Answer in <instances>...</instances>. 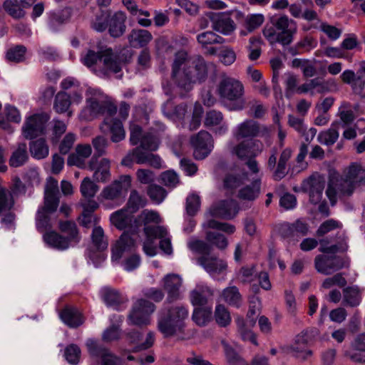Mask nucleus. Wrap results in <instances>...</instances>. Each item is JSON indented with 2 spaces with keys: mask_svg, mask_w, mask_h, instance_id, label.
Segmentation results:
<instances>
[{
  "mask_svg": "<svg viewBox=\"0 0 365 365\" xmlns=\"http://www.w3.org/2000/svg\"><path fill=\"white\" fill-rule=\"evenodd\" d=\"M217 93L221 103L227 110L238 111L245 108L244 86L239 80L223 77L217 86Z\"/></svg>",
  "mask_w": 365,
  "mask_h": 365,
  "instance_id": "obj_1",
  "label": "nucleus"
},
{
  "mask_svg": "<svg viewBox=\"0 0 365 365\" xmlns=\"http://www.w3.org/2000/svg\"><path fill=\"white\" fill-rule=\"evenodd\" d=\"M270 21L275 29L280 31L276 32L275 29L272 27L265 29L263 34L267 41L271 44L279 43L284 47L290 45L293 41L294 36L297 31L296 21L289 19L286 15L276 19L273 16Z\"/></svg>",
  "mask_w": 365,
  "mask_h": 365,
  "instance_id": "obj_2",
  "label": "nucleus"
},
{
  "mask_svg": "<svg viewBox=\"0 0 365 365\" xmlns=\"http://www.w3.org/2000/svg\"><path fill=\"white\" fill-rule=\"evenodd\" d=\"M207 78V66L200 56L189 57L184 50V92L190 91L193 86L202 83Z\"/></svg>",
  "mask_w": 365,
  "mask_h": 365,
  "instance_id": "obj_3",
  "label": "nucleus"
},
{
  "mask_svg": "<svg viewBox=\"0 0 365 365\" xmlns=\"http://www.w3.org/2000/svg\"><path fill=\"white\" fill-rule=\"evenodd\" d=\"M127 16L125 12L118 11L113 15L110 10L102 11L101 15L96 16L93 28L98 32H103L108 29L109 35L114 38H120L126 30Z\"/></svg>",
  "mask_w": 365,
  "mask_h": 365,
  "instance_id": "obj_4",
  "label": "nucleus"
},
{
  "mask_svg": "<svg viewBox=\"0 0 365 365\" xmlns=\"http://www.w3.org/2000/svg\"><path fill=\"white\" fill-rule=\"evenodd\" d=\"M165 51L167 55L175 54V60L172 65L171 81L163 83V88L165 95L174 98L178 96L182 98V77L178 76L182 66V48L177 49L173 45H166Z\"/></svg>",
  "mask_w": 365,
  "mask_h": 365,
  "instance_id": "obj_5",
  "label": "nucleus"
},
{
  "mask_svg": "<svg viewBox=\"0 0 365 365\" xmlns=\"http://www.w3.org/2000/svg\"><path fill=\"white\" fill-rule=\"evenodd\" d=\"M158 330L165 338L175 335L182 329V307H175L168 309L166 316L158 322Z\"/></svg>",
  "mask_w": 365,
  "mask_h": 365,
  "instance_id": "obj_6",
  "label": "nucleus"
},
{
  "mask_svg": "<svg viewBox=\"0 0 365 365\" xmlns=\"http://www.w3.org/2000/svg\"><path fill=\"white\" fill-rule=\"evenodd\" d=\"M86 346L92 359H99L101 365H121L120 357L112 353L103 344L94 339H88Z\"/></svg>",
  "mask_w": 365,
  "mask_h": 365,
  "instance_id": "obj_7",
  "label": "nucleus"
},
{
  "mask_svg": "<svg viewBox=\"0 0 365 365\" xmlns=\"http://www.w3.org/2000/svg\"><path fill=\"white\" fill-rule=\"evenodd\" d=\"M155 304L145 299L137 300L132 308L128 321L138 327H145L150 324V314L155 311Z\"/></svg>",
  "mask_w": 365,
  "mask_h": 365,
  "instance_id": "obj_8",
  "label": "nucleus"
},
{
  "mask_svg": "<svg viewBox=\"0 0 365 365\" xmlns=\"http://www.w3.org/2000/svg\"><path fill=\"white\" fill-rule=\"evenodd\" d=\"M193 148V157L197 160H204L212 151L214 141L212 135L205 130H200L190 138Z\"/></svg>",
  "mask_w": 365,
  "mask_h": 365,
  "instance_id": "obj_9",
  "label": "nucleus"
},
{
  "mask_svg": "<svg viewBox=\"0 0 365 365\" xmlns=\"http://www.w3.org/2000/svg\"><path fill=\"white\" fill-rule=\"evenodd\" d=\"M48 120L49 116L46 113H36L29 117L22 128L24 138L33 140L43 135Z\"/></svg>",
  "mask_w": 365,
  "mask_h": 365,
  "instance_id": "obj_10",
  "label": "nucleus"
},
{
  "mask_svg": "<svg viewBox=\"0 0 365 365\" xmlns=\"http://www.w3.org/2000/svg\"><path fill=\"white\" fill-rule=\"evenodd\" d=\"M309 230L308 223L302 219H297L293 222H284L277 227L279 235L284 240L306 236Z\"/></svg>",
  "mask_w": 365,
  "mask_h": 365,
  "instance_id": "obj_11",
  "label": "nucleus"
},
{
  "mask_svg": "<svg viewBox=\"0 0 365 365\" xmlns=\"http://www.w3.org/2000/svg\"><path fill=\"white\" fill-rule=\"evenodd\" d=\"M131 186V177L122 175L110 185L105 187L101 195L106 200H113L119 198L123 192H126Z\"/></svg>",
  "mask_w": 365,
  "mask_h": 365,
  "instance_id": "obj_12",
  "label": "nucleus"
},
{
  "mask_svg": "<svg viewBox=\"0 0 365 365\" xmlns=\"http://www.w3.org/2000/svg\"><path fill=\"white\" fill-rule=\"evenodd\" d=\"M87 108L81 113L82 115L89 111L92 118L104 114H107L106 117H113L118 110L117 106L110 101L99 102L98 100L91 98L87 99Z\"/></svg>",
  "mask_w": 365,
  "mask_h": 365,
  "instance_id": "obj_13",
  "label": "nucleus"
},
{
  "mask_svg": "<svg viewBox=\"0 0 365 365\" xmlns=\"http://www.w3.org/2000/svg\"><path fill=\"white\" fill-rule=\"evenodd\" d=\"M135 232L125 230L118 240L115 247L111 250V260H120L125 252H132L135 250V240L133 237Z\"/></svg>",
  "mask_w": 365,
  "mask_h": 365,
  "instance_id": "obj_14",
  "label": "nucleus"
},
{
  "mask_svg": "<svg viewBox=\"0 0 365 365\" xmlns=\"http://www.w3.org/2000/svg\"><path fill=\"white\" fill-rule=\"evenodd\" d=\"M317 334V330L310 329H304L296 336L294 350L302 354L303 360H306L312 355V351L305 348L313 344Z\"/></svg>",
  "mask_w": 365,
  "mask_h": 365,
  "instance_id": "obj_15",
  "label": "nucleus"
},
{
  "mask_svg": "<svg viewBox=\"0 0 365 365\" xmlns=\"http://www.w3.org/2000/svg\"><path fill=\"white\" fill-rule=\"evenodd\" d=\"M197 264L201 266L212 277L225 273L227 268V262L211 255L200 256L197 258Z\"/></svg>",
  "mask_w": 365,
  "mask_h": 365,
  "instance_id": "obj_16",
  "label": "nucleus"
},
{
  "mask_svg": "<svg viewBox=\"0 0 365 365\" xmlns=\"http://www.w3.org/2000/svg\"><path fill=\"white\" fill-rule=\"evenodd\" d=\"M215 31L224 35L230 34L235 29V24L230 14L225 12H210L207 15Z\"/></svg>",
  "mask_w": 365,
  "mask_h": 365,
  "instance_id": "obj_17",
  "label": "nucleus"
},
{
  "mask_svg": "<svg viewBox=\"0 0 365 365\" xmlns=\"http://www.w3.org/2000/svg\"><path fill=\"white\" fill-rule=\"evenodd\" d=\"M262 143L255 139H246L234 148V152L241 160H245L249 158H256L261 152Z\"/></svg>",
  "mask_w": 365,
  "mask_h": 365,
  "instance_id": "obj_18",
  "label": "nucleus"
},
{
  "mask_svg": "<svg viewBox=\"0 0 365 365\" xmlns=\"http://www.w3.org/2000/svg\"><path fill=\"white\" fill-rule=\"evenodd\" d=\"M88 168L90 170L94 171L93 175L94 180L101 182H106L110 180L111 174L108 159L102 158L100 162H98L96 155H93L88 163Z\"/></svg>",
  "mask_w": 365,
  "mask_h": 365,
  "instance_id": "obj_19",
  "label": "nucleus"
},
{
  "mask_svg": "<svg viewBox=\"0 0 365 365\" xmlns=\"http://www.w3.org/2000/svg\"><path fill=\"white\" fill-rule=\"evenodd\" d=\"M101 297L108 307L118 312L125 309L128 301L120 292L109 287L102 290Z\"/></svg>",
  "mask_w": 365,
  "mask_h": 365,
  "instance_id": "obj_20",
  "label": "nucleus"
},
{
  "mask_svg": "<svg viewBox=\"0 0 365 365\" xmlns=\"http://www.w3.org/2000/svg\"><path fill=\"white\" fill-rule=\"evenodd\" d=\"M267 133L268 129L267 127H261L258 122L253 120H246L239 125L237 137L253 139L255 137L264 136Z\"/></svg>",
  "mask_w": 365,
  "mask_h": 365,
  "instance_id": "obj_21",
  "label": "nucleus"
},
{
  "mask_svg": "<svg viewBox=\"0 0 365 365\" xmlns=\"http://www.w3.org/2000/svg\"><path fill=\"white\" fill-rule=\"evenodd\" d=\"M101 61L103 63V68L101 71L103 75L109 73H118L122 70V61L120 56L113 52L111 48H108L102 51Z\"/></svg>",
  "mask_w": 365,
  "mask_h": 365,
  "instance_id": "obj_22",
  "label": "nucleus"
},
{
  "mask_svg": "<svg viewBox=\"0 0 365 365\" xmlns=\"http://www.w3.org/2000/svg\"><path fill=\"white\" fill-rule=\"evenodd\" d=\"M61 322L71 329H76L84 323V317L79 309L71 305H66L59 312Z\"/></svg>",
  "mask_w": 365,
  "mask_h": 365,
  "instance_id": "obj_23",
  "label": "nucleus"
},
{
  "mask_svg": "<svg viewBox=\"0 0 365 365\" xmlns=\"http://www.w3.org/2000/svg\"><path fill=\"white\" fill-rule=\"evenodd\" d=\"M36 0H5L3 9L14 19H21L26 16V9L30 8Z\"/></svg>",
  "mask_w": 365,
  "mask_h": 365,
  "instance_id": "obj_24",
  "label": "nucleus"
},
{
  "mask_svg": "<svg viewBox=\"0 0 365 365\" xmlns=\"http://www.w3.org/2000/svg\"><path fill=\"white\" fill-rule=\"evenodd\" d=\"M163 287L167 292L166 302L173 303L180 297V287L182 284V279L178 274H168L163 279Z\"/></svg>",
  "mask_w": 365,
  "mask_h": 365,
  "instance_id": "obj_25",
  "label": "nucleus"
},
{
  "mask_svg": "<svg viewBox=\"0 0 365 365\" xmlns=\"http://www.w3.org/2000/svg\"><path fill=\"white\" fill-rule=\"evenodd\" d=\"M302 187L305 192H309V201L312 204L317 205L321 201L324 189V182L310 176L303 181Z\"/></svg>",
  "mask_w": 365,
  "mask_h": 365,
  "instance_id": "obj_26",
  "label": "nucleus"
},
{
  "mask_svg": "<svg viewBox=\"0 0 365 365\" xmlns=\"http://www.w3.org/2000/svg\"><path fill=\"white\" fill-rule=\"evenodd\" d=\"M127 339L131 344H136L133 348V352H139L150 349L154 344V334L150 331L146 336L145 341L139 343L143 337V334L140 331L133 329L126 334Z\"/></svg>",
  "mask_w": 365,
  "mask_h": 365,
  "instance_id": "obj_27",
  "label": "nucleus"
},
{
  "mask_svg": "<svg viewBox=\"0 0 365 365\" xmlns=\"http://www.w3.org/2000/svg\"><path fill=\"white\" fill-rule=\"evenodd\" d=\"M262 180L259 178L253 179L250 184L241 187L237 192V197L245 201H255L261 193Z\"/></svg>",
  "mask_w": 365,
  "mask_h": 365,
  "instance_id": "obj_28",
  "label": "nucleus"
},
{
  "mask_svg": "<svg viewBox=\"0 0 365 365\" xmlns=\"http://www.w3.org/2000/svg\"><path fill=\"white\" fill-rule=\"evenodd\" d=\"M43 240L50 247L58 250L68 249L70 243L73 242L72 240L60 235L54 230L46 232L43 235Z\"/></svg>",
  "mask_w": 365,
  "mask_h": 365,
  "instance_id": "obj_29",
  "label": "nucleus"
},
{
  "mask_svg": "<svg viewBox=\"0 0 365 365\" xmlns=\"http://www.w3.org/2000/svg\"><path fill=\"white\" fill-rule=\"evenodd\" d=\"M103 124L110 128V139L113 142L118 143L125 138V130L120 119L114 118V116L106 117L103 120Z\"/></svg>",
  "mask_w": 365,
  "mask_h": 365,
  "instance_id": "obj_30",
  "label": "nucleus"
},
{
  "mask_svg": "<svg viewBox=\"0 0 365 365\" xmlns=\"http://www.w3.org/2000/svg\"><path fill=\"white\" fill-rule=\"evenodd\" d=\"M150 31L145 29H133L128 36L130 45L133 48H143L152 40Z\"/></svg>",
  "mask_w": 365,
  "mask_h": 365,
  "instance_id": "obj_31",
  "label": "nucleus"
},
{
  "mask_svg": "<svg viewBox=\"0 0 365 365\" xmlns=\"http://www.w3.org/2000/svg\"><path fill=\"white\" fill-rule=\"evenodd\" d=\"M132 214H128V211L123 209L117 210L110 215V222L119 230H124L126 228H132L133 222Z\"/></svg>",
  "mask_w": 365,
  "mask_h": 365,
  "instance_id": "obj_32",
  "label": "nucleus"
},
{
  "mask_svg": "<svg viewBox=\"0 0 365 365\" xmlns=\"http://www.w3.org/2000/svg\"><path fill=\"white\" fill-rule=\"evenodd\" d=\"M29 150L31 156L36 160L44 159L49 153L48 146L43 138L31 141Z\"/></svg>",
  "mask_w": 365,
  "mask_h": 365,
  "instance_id": "obj_33",
  "label": "nucleus"
},
{
  "mask_svg": "<svg viewBox=\"0 0 365 365\" xmlns=\"http://www.w3.org/2000/svg\"><path fill=\"white\" fill-rule=\"evenodd\" d=\"M223 300L230 306L240 308L242 305V298L236 286H230L225 288L222 292Z\"/></svg>",
  "mask_w": 365,
  "mask_h": 365,
  "instance_id": "obj_34",
  "label": "nucleus"
},
{
  "mask_svg": "<svg viewBox=\"0 0 365 365\" xmlns=\"http://www.w3.org/2000/svg\"><path fill=\"white\" fill-rule=\"evenodd\" d=\"M28 159L26 144L25 143H19L9 158V165L12 168L21 167L26 163Z\"/></svg>",
  "mask_w": 365,
  "mask_h": 365,
  "instance_id": "obj_35",
  "label": "nucleus"
},
{
  "mask_svg": "<svg viewBox=\"0 0 365 365\" xmlns=\"http://www.w3.org/2000/svg\"><path fill=\"white\" fill-rule=\"evenodd\" d=\"M247 174L227 173L223 178V187L225 190L233 192L237 188L243 185Z\"/></svg>",
  "mask_w": 365,
  "mask_h": 365,
  "instance_id": "obj_36",
  "label": "nucleus"
},
{
  "mask_svg": "<svg viewBox=\"0 0 365 365\" xmlns=\"http://www.w3.org/2000/svg\"><path fill=\"white\" fill-rule=\"evenodd\" d=\"M212 314V307H195L192 319L197 326L205 327L211 321Z\"/></svg>",
  "mask_w": 365,
  "mask_h": 365,
  "instance_id": "obj_37",
  "label": "nucleus"
},
{
  "mask_svg": "<svg viewBox=\"0 0 365 365\" xmlns=\"http://www.w3.org/2000/svg\"><path fill=\"white\" fill-rule=\"evenodd\" d=\"M58 228L61 232L67 233L68 238L75 242H78L81 240L79 231L75 222L72 220H60Z\"/></svg>",
  "mask_w": 365,
  "mask_h": 365,
  "instance_id": "obj_38",
  "label": "nucleus"
},
{
  "mask_svg": "<svg viewBox=\"0 0 365 365\" xmlns=\"http://www.w3.org/2000/svg\"><path fill=\"white\" fill-rule=\"evenodd\" d=\"M83 207V212L81 214L83 220L81 225L88 227L91 223V217L93 213L98 208L99 205L93 198H88L86 202L81 203Z\"/></svg>",
  "mask_w": 365,
  "mask_h": 365,
  "instance_id": "obj_39",
  "label": "nucleus"
},
{
  "mask_svg": "<svg viewBox=\"0 0 365 365\" xmlns=\"http://www.w3.org/2000/svg\"><path fill=\"white\" fill-rule=\"evenodd\" d=\"M146 205V198L140 195L136 190L130 192L126 206L130 210L131 214L136 212L140 208L144 207Z\"/></svg>",
  "mask_w": 365,
  "mask_h": 365,
  "instance_id": "obj_40",
  "label": "nucleus"
},
{
  "mask_svg": "<svg viewBox=\"0 0 365 365\" xmlns=\"http://www.w3.org/2000/svg\"><path fill=\"white\" fill-rule=\"evenodd\" d=\"M344 305L351 307H355L359 305L361 302V297L358 287H347L343 290Z\"/></svg>",
  "mask_w": 365,
  "mask_h": 365,
  "instance_id": "obj_41",
  "label": "nucleus"
},
{
  "mask_svg": "<svg viewBox=\"0 0 365 365\" xmlns=\"http://www.w3.org/2000/svg\"><path fill=\"white\" fill-rule=\"evenodd\" d=\"M147 195L154 204L160 205L167 197L168 192L162 186L153 183L148 185Z\"/></svg>",
  "mask_w": 365,
  "mask_h": 365,
  "instance_id": "obj_42",
  "label": "nucleus"
},
{
  "mask_svg": "<svg viewBox=\"0 0 365 365\" xmlns=\"http://www.w3.org/2000/svg\"><path fill=\"white\" fill-rule=\"evenodd\" d=\"M143 232L146 240L153 242L156 239L166 237L168 234L167 228L162 225H145Z\"/></svg>",
  "mask_w": 365,
  "mask_h": 365,
  "instance_id": "obj_43",
  "label": "nucleus"
},
{
  "mask_svg": "<svg viewBox=\"0 0 365 365\" xmlns=\"http://www.w3.org/2000/svg\"><path fill=\"white\" fill-rule=\"evenodd\" d=\"M71 103V96L66 92L61 91L55 97L53 108L58 113L66 112Z\"/></svg>",
  "mask_w": 365,
  "mask_h": 365,
  "instance_id": "obj_44",
  "label": "nucleus"
},
{
  "mask_svg": "<svg viewBox=\"0 0 365 365\" xmlns=\"http://www.w3.org/2000/svg\"><path fill=\"white\" fill-rule=\"evenodd\" d=\"M205 240L208 242L212 248V246H215L220 250H224L228 245V241L225 236L215 231L207 232Z\"/></svg>",
  "mask_w": 365,
  "mask_h": 365,
  "instance_id": "obj_45",
  "label": "nucleus"
},
{
  "mask_svg": "<svg viewBox=\"0 0 365 365\" xmlns=\"http://www.w3.org/2000/svg\"><path fill=\"white\" fill-rule=\"evenodd\" d=\"M14 199L11 193L0 185V215L4 211H10L14 207Z\"/></svg>",
  "mask_w": 365,
  "mask_h": 365,
  "instance_id": "obj_46",
  "label": "nucleus"
},
{
  "mask_svg": "<svg viewBox=\"0 0 365 365\" xmlns=\"http://www.w3.org/2000/svg\"><path fill=\"white\" fill-rule=\"evenodd\" d=\"M66 361L71 365H77L80 362L81 350L76 344L67 345L63 354Z\"/></svg>",
  "mask_w": 365,
  "mask_h": 365,
  "instance_id": "obj_47",
  "label": "nucleus"
},
{
  "mask_svg": "<svg viewBox=\"0 0 365 365\" xmlns=\"http://www.w3.org/2000/svg\"><path fill=\"white\" fill-rule=\"evenodd\" d=\"M216 323L220 327H227L231 323L230 313L223 304H217L215 311Z\"/></svg>",
  "mask_w": 365,
  "mask_h": 365,
  "instance_id": "obj_48",
  "label": "nucleus"
},
{
  "mask_svg": "<svg viewBox=\"0 0 365 365\" xmlns=\"http://www.w3.org/2000/svg\"><path fill=\"white\" fill-rule=\"evenodd\" d=\"M26 48L23 45H16L10 48L6 54V59L10 62L21 63L25 60Z\"/></svg>",
  "mask_w": 365,
  "mask_h": 365,
  "instance_id": "obj_49",
  "label": "nucleus"
},
{
  "mask_svg": "<svg viewBox=\"0 0 365 365\" xmlns=\"http://www.w3.org/2000/svg\"><path fill=\"white\" fill-rule=\"evenodd\" d=\"M160 143V138L152 133L148 132L144 134L142 141L140 143V146L144 150L155 151L158 149Z\"/></svg>",
  "mask_w": 365,
  "mask_h": 365,
  "instance_id": "obj_50",
  "label": "nucleus"
},
{
  "mask_svg": "<svg viewBox=\"0 0 365 365\" xmlns=\"http://www.w3.org/2000/svg\"><path fill=\"white\" fill-rule=\"evenodd\" d=\"M197 40L202 47H206L207 45L215 43H222L225 38L222 36L217 35L212 31L202 32L197 36Z\"/></svg>",
  "mask_w": 365,
  "mask_h": 365,
  "instance_id": "obj_51",
  "label": "nucleus"
},
{
  "mask_svg": "<svg viewBox=\"0 0 365 365\" xmlns=\"http://www.w3.org/2000/svg\"><path fill=\"white\" fill-rule=\"evenodd\" d=\"M103 237V229L100 226L94 227L91 234V240L95 248L99 251L106 250L108 246V242L104 241Z\"/></svg>",
  "mask_w": 365,
  "mask_h": 365,
  "instance_id": "obj_52",
  "label": "nucleus"
},
{
  "mask_svg": "<svg viewBox=\"0 0 365 365\" xmlns=\"http://www.w3.org/2000/svg\"><path fill=\"white\" fill-rule=\"evenodd\" d=\"M210 214L214 217L229 219L231 217L230 205L226 201H221L217 205L211 207Z\"/></svg>",
  "mask_w": 365,
  "mask_h": 365,
  "instance_id": "obj_53",
  "label": "nucleus"
},
{
  "mask_svg": "<svg viewBox=\"0 0 365 365\" xmlns=\"http://www.w3.org/2000/svg\"><path fill=\"white\" fill-rule=\"evenodd\" d=\"M98 190V185H97L88 177L83 180L80 186V191L81 195L86 198H93Z\"/></svg>",
  "mask_w": 365,
  "mask_h": 365,
  "instance_id": "obj_54",
  "label": "nucleus"
},
{
  "mask_svg": "<svg viewBox=\"0 0 365 365\" xmlns=\"http://www.w3.org/2000/svg\"><path fill=\"white\" fill-rule=\"evenodd\" d=\"M188 247L192 251L200 254L201 256L207 257L210 255L212 252V247L208 242H205L201 240H195L189 242Z\"/></svg>",
  "mask_w": 365,
  "mask_h": 365,
  "instance_id": "obj_55",
  "label": "nucleus"
},
{
  "mask_svg": "<svg viewBox=\"0 0 365 365\" xmlns=\"http://www.w3.org/2000/svg\"><path fill=\"white\" fill-rule=\"evenodd\" d=\"M225 354L229 365H248L246 361L231 346H225Z\"/></svg>",
  "mask_w": 365,
  "mask_h": 365,
  "instance_id": "obj_56",
  "label": "nucleus"
},
{
  "mask_svg": "<svg viewBox=\"0 0 365 365\" xmlns=\"http://www.w3.org/2000/svg\"><path fill=\"white\" fill-rule=\"evenodd\" d=\"M200 197L197 194L192 193L186 198V212L189 216H195L200 207Z\"/></svg>",
  "mask_w": 365,
  "mask_h": 365,
  "instance_id": "obj_57",
  "label": "nucleus"
},
{
  "mask_svg": "<svg viewBox=\"0 0 365 365\" xmlns=\"http://www.w3.org/2000/svg\"><path fill=\"white\" fill-rule=\"evenodd\" d=\"M59 205V197L58 194H44V206L42 207L43 211H46L48 213H53L57 210Z\"/></svg>",
  "mask_w": 365,
  "mask_h": 365,
  "instance_id": "obj_58",
  "label": "nucleus"
},
{
  "mask_svg": "<svg viewBox=\"0 0 365 365\" xmlns=\"http://www.w3.org/2000/svg\"><path fill=\"white\" fill-rule=\"evenodd\" d=\"M158 181L166 187H175L179 182L178 175L173 170H168L160 175Z\"/></svg>",
  "mask_w": 365,
  "mask_h": 365,
  "instance_id": "obj_59",
  "label": "nucleus"
},
{
  "mask_svg": "<svg viewBox=\"0 0 365 365\" xmlns=\"http://www.w3.org/2000/svg\"><path fill=\"white\" fill-rule=\"evenodd\" d=\"M207 226L209 228L220 230L227 234L231 235L235 232V227L227 222H219L216 220L211 219L207 222Z\"/></svg>",
  "mask_w": 365,
  "mask_h": 365,
  "instance_id": "obj_60",
  "label": "nucleus"
},
{
  "mask_svg": "<svg viewBox=\"0 0 365 365\" xmlns=\"http://www.w3.org/2000/svg\"><path fill=\"white\" fill-rule=\"evenodd\" d=\"M264 17L261 14L248 15L245 20V26L249 32H252L259 28L264 22Z\"/></svg>",
  "mask_w": 365,
  "mask_h": 365,
  "instance_id": "obj_61",
  "label": "nucleus"
},
{
  "mask_svg": "<svg viewBox=\"0 0 365 365\" xmlns=\"http://www.w3.org/2000/svg\"><path fill=\"white\" fill-rule=\"evenodd\" d=\"M341 125L340 120H335L331 123V128L324 133V143L327 145L335 143L339 138L338 128Z\"/></svg>",
  "mask_w": 365,
  "mask_h": 365,
  "instance_id": "obj_62",
  "label": "nucleus"
},
{
  "mask_svg": "<svg viewBox=\"0 0 365 365\" xmlns=\"http://www.w3.org/2000/svg\"><path fill=\"white\" fill-rule=\"evenodd\" d=\"M66 17L61 12H51L48 18V26L50 29L56 32L59 26L66 22Z\"/></svg>",
  "mask_w": 365,
  "mask_h": 365,
  "instance_id": "obj_63",
  "label": "nucleus"
},
{
  "mask_svg": "<svg viewBox=\"0 0 365 365\" xmlns=\"http://www.w3.org/2000/svg\"><path fill=\"white\" fill-rule=\"evenodd\" d=\"M141 264V257L140 255L134 253L126 257L122 262V267L127 272H132L138 269Z\"/></svg>",
  "mask_w": 365,
  "mask_h": 365,
  "instance_id": "obj_64",
  "label": "nucleus"
}]
</instances>
